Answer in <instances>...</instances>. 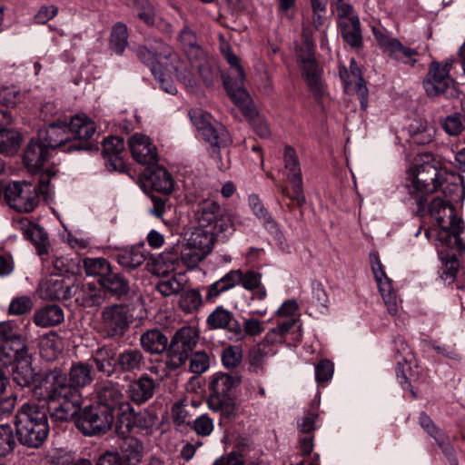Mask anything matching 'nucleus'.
I'll return each mask as SVG.
<instances>
[{
  "label": "nucleus",
  "mask_w": 465,
  "mask_h": 465,
  "mask_svg": "<svg viewBox=\"0 0 465 465\" xmlns=\"http://www.w3.org/2000/svg\"><path fill=\"white\" fill-rule=\"evenodd\" d=\"M94 381L93 366L74 362L68 372L59 368L43 373L33 389V395L49 403L51 417L56 421H68L82 405L81 390Z\"/></svg>",
  "instance_id": "1"
},
{
  "label": "nucleus",
  "mask_w": 465,
  "mask_h": 465,
  "mask_svg": "<svg viewBox=\"0 0 465 465\" xmlns=\"http://www.w3.org/2000/svg\"><path fill=\"white\" fill-rule=\"evenodd\" d=\"M96 131L89 118L75 115L69 124L56 122L38 132L37 137L50 150L60 148L64 153L92 149L91 137Z\"/></svg>",
  "instance_id": "2"
},
{
  "label": "nucleus",
  "mask_w": 465,
  "mask_h": 465,
  "mask_svg": "<svg viewBox=\"0 0 465 465\" xmlns=\"http://www.w3.org/2000/svg\"><path fill=\"white\" fill-rule=\"evenodd\" d=\"M47 410L36 403H24L15 416L17 440L31 449L40 448L49 434Z\"/></svg>",
  "instance_id": "3"
},
{
  "label": "nucleus",
  "mask_w": 465,
  "mask_h": 465,
  "mask_svg": "<svg viewBox=\"0 0 465 465\" xmlns=\"http://www.w3.org/2000/svg\"><path fill=\"white\" fill-rule=\"evenodd\" d=\"M189 116L202 138L210 144L209 154L216 167L221 171L227 170L229 161H223L221 154V148L226 147L232 143L227 129L219 123H212L211 114L202 109L191 110Z\"/></svg>",
  "instance_id": "4"
},
{
  "label": "nucleus",
  "mask_w": 465,
  "mask_h": 465,
  "mask_svg": "<svg viewBox=\"0 0 465 465\" xmlns=\"http://www.w3.org/2000/svg\"><path fill=\"white\" fill-rule=\"evenodd\" d=\"M426 160L418 164L413 173L411 185L408 192L417 205L416 214L424 217L426 213V195L440 189V181L446 171L439 169L431 155H425Z\"/></svg>",
  "instance_id": "5"
},
{
  "label": "nucleus",
  "mask_w": 465,
  "mask_h": 465,
  "mask_svg": "<svg viewBox=\"0 0 465 465\" xmlns=\"http://www.w3.org/2000/svg\"><path fill=\"white\" fill-rule=\"evenodd\" d=\"M242 382V377L238 374L216 372L211 377L209 389L211 393L207 399L209 409L220 412L221 416L232 419L236 415V403L231 397V391Z\"/></svg>",
  "instance_id": "6"
},
{
  "label": "nucleus",
  "mask_w": 465,
  "mask_h": 465,
  "mask_svg": "<svg viewBox=\"0 0 465 465\" xmlns=\"http://www.w3.org/2000/svg\"><path fill=\"white\" fill-rule=\"evenodd\" d=\"M134 53L140 62L150 67L153 75H157V69L161 67L158 62L160 58L170 62V72H173L177 77L181 74L182 62L179 54L159 37H147L143 45L134 48Z\"/></svg>",
  "instance_id": "7"
},
{
  "label": "nucleus",
  "mask_w": 465,
  "mask_h": 465,
  "mask_svg": "<svg viewBox=\"0 0 465 465\" xmlns=\"http://www.w3.org/2000/svg\"><path fill=\"white\" fill-rule=\"evenodd\" d=\"M99 404L107 407L117 417L116 430L124 436L130 433L135 420L141 422V417L134 416L131 404L124 399L121 391L111 382L104 384L97 391Z\"/></svg>",
  "instance_id": "8"
},
{
  "label": "nucleus",
  "mask_w": 465,
  "mask_h": 465,
  "mask_svg": "<svg viewBox=\"0 0 465 465\" xmlns=\"http://www.w3.org/2000/svg\"><path fill=\"white\" fill-rule=\"evenodd\" d=\"M74 420L75 427L85 436H96L105 434L111 430L114 414L110 412L107 407L103 405H89L84 409L79 408Z\"/></svg>",
  "instance_id": "9"
},
{
  "label": "nucleus",
  "mask_w": 465,
  "mask_h": 465,
  "mask_svg": "<svg viewBox=\"0 0 465 465\" xmlns=\"http://www.w3.org/2000/svg\"><path fill=\"white\" fill-rule=\"evenodd\" d=\"M199 331L192 326L177 330L171 339L167 350L166 367L174 371L182 367L189 359V354L198 343Z\"/></svg>",
  "instance_id": "10"
},
{
  "label": "nucleus",
  "mask_w": 465,
  "mask_h": 465,
  "mask_svg": "<svg viewBox=\"0 0 465 465\" xmlns=\"http://www.w3.org/2000/svg\"><path fill=\"white\" fill-rule=\"evenodd\" d=\"M132 319L133 315L125 304L105 306L101 312V333L107 339H121L128 331Z\"/></svg>",
  "instance_id": "11"
},
{
  "label": "nucleus",
  "mask_w": 465,
  "mask_h": 465,
  "mask_svg": "<svg viewBox=\"0 0 465 465\" xmlns=\"http://www.w3.org/2000/svg\"><path fill=\"white\" fill-rule=\"evenodd\" d=\"M284 175L291 183L292 191L289 187L282 184H276L280 193L291 197L298 205H303L306 203L303 192L302 175L296 152L291 146H285L284 154Z\"/></svg>",
  "instance_id": "12"
},
{
  "label": "nucleus",
  "mask_w": 465,
  "mask_h": 465,
  "mask_svg": "<svg viewBox=\"0 0 465 465\" xmlns=\"http://www.w3.org/2000/svg\"><path fill=\"white\" fill-rule=\"evenodd\" d=\"M3 195L10 207L20 213H30L39 203L36 188L26 181L12 182L4 185Z\"/></svg>",
  "instance_id": "13"
},
{
  "label": "nucleus",
  "mask_w": 465,
  "mask_h": 465,
  "mask_svg": "<svg viewBox=\"0 0 465 465\" xmlns=\"http://www.w3.org/2000/svg\"><path fill=\"white\" fill-rule=\"evenodd\" d=\"M422 85L429 98L440 96L457 98L460 94L451 75H447V73L440 71L438 61H432L429 64L428 72L422 80Z\"/></svg>",
  "instance_id": "14"
},
{
  "label": "nucleus",
  "mask_w": 465,
  "mask_h": 465,
  "mask_svg": "<svg viewBox=\"0 0 465 465\" xmlns=\"http://www.w3.org/2000/svg\"><path fill=\"white\" fill-rule=\"evenodd\" d=\"M198 227L208 228L226 233L232 232L231 221L223 214L220 204L212 199L200 201L193 211Z\"/></svg>",
  "instance_id": "15"
},
{
  "label": "nucleus",
  "mask_w": 465,
  "mask_h": 465,
  "mask_svg": "<svg viewBox=\"0 0 465 465\" xmlns=\"http://www.w3.org/2000/svg\"><path fill=\"white\" fill-rule=\"evenodd\" d=\"M372 32L379 46L390 58L410 66L416 64L419 54L416 49L403 45L398 39L389 37L375 26Z\"/></svg>",
  "instance_id": "16"
},
{
  "label": "nucleus",
  "mask_w": 465,
  "mask_h": 465,
  "mask_svg": "<svg viewBox=\"0 0 465 465\" xmlns=\"http://www.w3.org/2000/svg\"><path fill=\"white\" fill-rule=\"evenodd\" d=\"M128 146L138 163L150 166L158 162L157 148L148 136L135 134L129 138Z\"/></svg>",
  "instance_id": "17"
},
{
  "label": "nucleus",
  "mask_w": 465,
  "mask_h": 465,
  "mask_svg": "<svg viewBox=\"0 0 465 465\" xmlns=\"http://www.w3.org/2000/svg\"><path fill=\"white\" fill-rule=\"evenodd\" d=\"M124 150V138L111 136L103 142V155L105 159V166L111 172L125 173L127 166L121 156Z\"/></svg>",
  "instance_id": "18"
},
{
  "label": "nucleus",
  "mask_w": 465,
  "mask_h": 465,
  "mask_svg": "<svg viewBox=\"0 0 465 465\" xmlns=\"http://www.w3.org/2000/svg\"><path fill=\"white\" fill-rule=\"evenodd\" d=\"M145 185L164 195L170 194L174 189V181L171 173L163 167L153 164L143 172Z\"/></svg>",
  "instance_id": "19"
},
{
  "label": "nucleus",
  "mask_w": 465,
  "mask_h": 465,
  "mask_svg": "<svg viewBox=\"0 0 465 465\" xmlns=\"http://www.w3.org/2000/svg\"><path fill=\"white\" fill-rule=\"evenodd\" d=\"M463 231V221L460 218L451 216V221L447 225L440 227L438 239L450 250L461 254L465 251V242L460 237Z\"/></svg>",
  "instance_id": "20"
},
{
  "label": "nucleus",
  "mask_w": 465,
  "mask_h": 465,
  "mask_svg": "<svg viewBox=\"0 0 465 465\" xmlns=\"http://www.w3.org/2000/svg\"><path fill=\"white\" fill-rule=\"evenodd\" d=\"M49 149L37 139H31L27 143L23 156L25 168L31 173L40 171L45 163L49 159Z\"/></svg>",
  "instance_id": "21"
},
{
  "label": "nucleus",
  "mask_w": 465,
  "mask_h": 465,
  "mask_svg": "<svg viewBox=\"0 0 465 465\" xmlns=\"http://www.w3.org/2000/svg\"><path fill=\"white\" fill-rule=\"evenodd\" d=\"M116 364L118 371L136 374L146 368V359L140 349L127 348L118 353Z\"/></svg>",
  "instance_id": "22"
},
{
  "label": "nucleus",
  "mask_w": 465,
  "mask_h": 465,
  "mask_svg": "<svg viewBox=\"0 0 465 465\" xmlns=\"http://www.w3.org/2000/svg\"><path fill=\"white\" fill-rule=\"evenodd\" d=\"M155 387V381L148 374H143L128 385V397L139 405L143 404L153 398Z\"/></svg>",
  "instance_id": "23"
},
{
  "label": "nucleus",
  "mask_w": 465,
  "mask_h": 465,
  "mask_svg": "<svg viewBox=\"0 0 465 465\" xmlns=\"http://www.w3.org/2000/svg\"><path fill=\"white\" fill-rule=\"evenodd\" d=\"M210 329H225L236 336L242 335V325L234 318L233 313L223 306H218L206 320Z\"/></svg>",
  "instance_id": "24"
},
{
  "label": "nucleus",
  "mask_w": 465,
  "mask_h": 465,
  "mask_svg": "<svg viewBox=\"0 0 465 465\" xmlns=\"http://www.w3.org/2000/svg\"><path fill=\"white\" fill-rule=\"evenodd\" d=\"M180 263L179 249L173 248L155 257H152L147 266L152 273L164 276L170 272L176 270Z\"/></svg>",
  "instance_id": "25"
},
{
  "label": "nucleus",
  "mask_w": 465,
  "mask_h": 465,
  "mask_svg": "<svg viewBox=\"0 0 465 465\" xmlns=\"http://www.w3.org/2000/svg\"><path fill=\"white\" fill-rule=\"evenodd\" d=\"M99 285L105 293L118 300L127 297L131 291L129 280L113 269L99 281Z\"/></svg>",
  "instance_id": "26"
},
{
  "label": "nucleus",
  "mask_w": 465,
  "mask_h": 465,
  "mask_svg": "<svg viewBox=\"0 0 465 465\" xmlns=\"http://www.w3.org/2000/svg\"><path fill=\"white\" fill-rule=\"evenodd\" d=\"M117 353L111 346H102L92 352L90 361L94 362L96 370L106 377H111L117 371Z\"/></svg>",
  "instance_id": "27"
},
{
  "label": "nucleus",
  "mask_w": 465,
  "mask_h": 465,
  "mask_svg": "<svg viewBox=\"0 0 465 465\" xmlns=\"http://www.w3.org/2000/svg\"><path fill=\"white\" fill-rule=\"evenodd\" d=\"M241 280V269L229 271L221 279L206 287L205 301L207 302H213L222 293L239 285Z\"/></svg>",
  "instance_id": "28"
},
{
  "label": "nucleus",
  "mask_w": 465,
  "mask_h": 465,
  "mask_svg": "<svg viewBox=\"0 0 465 465\" xmlns=\"http://www.w3.org/2000/svg\"><path fill=\"white\" fill-rule=\"evenodd\" d=\"M118 264L131 272L141 266L146 260L144 244L133 245L117 251L114 255Z\"/></svg>",
  "instance_id": "29"
},
{
  "label": "nucleus",
  "mask_w": 465,
  "mask_h": 465,
  "mask_svg": "<svg viewBox=\"0 0 465 465\" xmlns=\"http://www.w3.org/2000/svg\"><path fill=\"white\" fill-rule=\"evenodd\" d=\"M302 74L314 97L320 98L324 93L322 80V70L319 68L316 59L300 64Z\"/></svg>",
  "instance_id": "30"
},
{
  "label": "nucleus",
  "mask_w": 465,
  "mask_h": 465,
  "mask_svg": "<svg viewBox=\"0 0 465 465\" xmlns=\"http://www.w3.org/2000/svg\"><path fill=\"white\" fill-rule=\"evenodd\" d=\"M342 40L351 49L360 50L363 47V39L359 17L344 18L339 21Z\"/></svg>",
  "instance_id": "31"
},
{
  "label": "nucleus",
  "mask_w": 465,
  "mask_h": 465,
  "mask_svg": "<svg viewBox=\"0 0 465 465\" xmlns=\"http://www.w3.org/2000/svg\"><path fill=\"white\" fill-rule=\"evenodd\" d=\"M143 350L152 355L161 354L168 350V338L159 329L144 331L139 339Z\"/></svg>",
  "instance_id": "32"
},
{
  "label": "nucleus",
  "mask_w": 465,
  "mask_h": 465,
  "mask_svg": "<svg viewBox=\"0 0 465 465\" xmlns=\"http://www.w3.org/2000/svg\"><path fill=\"white\" fill-rule=\"evenodd\" d=\"M221 234L226 236L228 233L197 226L192 232L187 242L190 245H193V248L209 254L213 247L214 242Z\"/></svg>",
  "instance_id": "33"
},
{
  "label": "nucleus",
  "mask_w": 465,
  "mask_h": 465,
  "mask_svg": "<svg viewBox=\"0 0 465 465\" xmlns=\"http://www.w3.org/2000/svg\"><path fill=\"white\" fill-rule=\"evenodd\" d=\"M9 372L13 377V381L21 387L30 386L34 381L35 372L32 367V361L29 351L20 358L15 363L10 366Z\"/></svg>",
  "instance_id": "34"
},
{
  "label": "nucleus",
  "mask_w": 465,
  "mask_h": 465,
  "mask_svg": "<svg viewBox=\"0 0 465 465\" xmlns=\"http://www.w3.org/2000/svg\"><path fill=\"white\" fill-rule=\"evenodd\" d=\"M177 39L189 61H198L203 58L204 52L198 44L195 33L189 26H183Z\"/></svg>",
  "instance_id": "35"
},
{
  "label": "nucleus",
  "mask_w": 465,
  "mask_h": 465,
  "mask_svg": "<svg viewBox=\"0 0 465 465\" xmlns=\"http://www.w3.org/2000/svg\"><path fill=\"white\" fill-rule=\"evenodd\" d=\"M73 296H75V302L84 308L100 306L104 301L101 290L94 283H85L81 287L75 285Z\"/></svg>",
  "instance_id": "36"
},
{
  "label": "nucleus",
  "mask_w": 465,
  "mask_h": 465,
  "mask_svg": "<svg viewBox=\"0 0 465 465\" xmlns=\"http://www.w3.org/2000/svg\"><path fill=\"white\" fill-rule=\"evenodd\" d=\"M440 189H441L445 199L451 203L465 194V188L462 185V177L455 173L445 172V173H443Z\"/></svg>",
  "instance_id": "37"
},
{
  "label": "nucleus",
  "mask_w": 465,
  "mask_h": 465,
  "mask_svg": "<svg viewBox=\"0 0 465 465\" xmlns=\"http://www.w3.org/2000/svg\"><path fill=\"white\" fill-rule=\"evenodd\" d=\"M64 321V311L56 304L46 305L34 314V322L43 328L60 324Z\"/></svg>",
  "instance_id": "38"
},
{
  "label": "nucleus",
  "mask_w": 465,
  "mask_h": 465,
  "mask_svg": "<svg viewBox=\"0 0 465 465\" xmlns=\"http://www.w3.org/2000/svg\"><path fill=\"white\" fill-rule=\"evenodd\" d=\"M29 351L26 343L14 341L0 344V367L9 368Z\"/></svg>",
  "instance_id": "39"
},
{
  "label": "nucleus",
  "mask_w": 465,
  "mask_h": 465,
  "mask_svg": "<svg viewBox=\"0 0 465 465\" xmlns=\"http://www.w3.org/2000/svg\"><path fill=\"white\" fill-rule=\"evenodd\" d=\"M143 446L135 438H127L120 448L118 455L124 465H138L143 459Z\"/></svg>",
  "instance_id": "40"
},
{
  "label": "nucleus",
  "mask_w": 465,
  "mask_h": 465,
  "mask_svg": "<svg viewBox=\"0 0 465 465\" xmlns=\"http://www.w3.org/2000/svg\"><path fill=\"white\" fill-rule=\"evenodd\" d=\"M449 213L450 221H451V216L456 217L453 214V207L452 203L447 201L446 199H441L440 197H435L430 204L426 203V213H429L430 216L434 217L437 224L440 227L445 226V217Z\"/></svg>",
  "instance_id": "41"
},
{
  "label": "nucleus",
  "mask_w": 465,
  "mask_h": 465,
  "mask_svg": "<svg viewBox=\"0 0 465 465\" xmlns=\"http://www.w3.org/2000/svg\"><path fill=\"white\" fill-rule=\"evenodd\" d=\"M128 28L122 22H117L112 27L108 41L109 49L117 55H122L128 45Z\"/></svg>",
  "instance_id": "42"
},
{
  "label": "nucleus",
  "mask_w": 465,
  "mask_h": 465,
  "mask_svg": "<svg viewBox=\"0 0 465 465\" xmlns=\"http://www.w3.org/2000/svg\"><path fill=\"white\" fill-rule=\"evenodd\" d=\"M75 284L64 279L49 280L46 282L45 296L51 300H68L73 297Z\"/></svg>",
  "instance_id": "43"
},
{
  "label": "nucleus",
  "mask_w": 465,
  "mask_h": 465,
  "mask_svg": "<svg viewBox=\"0 0 465 465\" xmlns=\"http://www.w3.org/2000/svg\"><path fill=\"white\" fill-rule=\"evenodd\" d=\"M240 284L247 291L252 292V299L263 300L266 297V290L262 283V274L258 272L241 270Z\"/></svg>",
  "instance_id": "44"
},
{
  "label": "nucleus",
  "mask_w": 465,
  "mask_h": 465,
  "mask_svg": "<svg viewBox=\"0 0 465 465\" xmlns=\"http://www.w3.org/2000/svg\"><path fill=\"white\" fill-rule=\"evenodd\" d=\"M203 300L198 289H189L181 292L178 307L186 314L196 312L203 305Z\"/></svg>",
  "instance_id": "45"
},
{
  "label": "nucleus",
  "mask_w": 465,
  "mask_h": 465,
  "mask_svg": "<svg viewBox=\"0 0 465 465\" xmlns=\"http://www.w3.org/2000/svg\"><path fill=\"white\" fill-rule=\"evenodd\" d=\"M243 83L244 80L240 79V77H227L223 80L227 94L237 106L250 99L249 94L243 87Z\"/></svg>",
  "instance_id": "46"
},
{
  "label": "nucleus",
  "mask_w": 465,
  "mask_h": 465,
  "mask_svg": "<svg viewBox=\"0 0 465 465\" xmlns=\"http://www.w3.org/2000/svg\"><path fill=\"white\" fill-rule=\"evenodd\" d=\"M84 272L88 276L98 278V282L111 272L112 265L105 258H84L83 261Z\"/></svg>",
  "instance_id": "47"
},
{
  "label": "nucleus",
  "mask_w": 465,
  "mask_h": 465,
  "mask_svg": "<svg viewBox=\"0 0 465 465\" xmlns=\"http://www.w3.org/2000/svg\"><path fill=\"white\" fill-rule=\"evenodd\" d=\"M296 323L297 320L295 319H288L280 322L275 328H272L266 333L262 342L266 345L283 343L285 335L290 332Z\"/></svg>",
  "instance_id": "48"
},
{
  "label": "nucleus",
  "mask_w": 465,
  "mask_h": 465,
  "mask_svg": "<svg viewBox=\"0 0 465 465\" xmlns=\"http://www.w3.org/2000/svg\"><path fill=\"white\" fill-rule=\"evenodd\" d=\"M379 285L380 292L382 299L387 306L388 312L391 315H395L398 312V298L397 294L392 288L391 280L387 276L376 280Z\"/></svg>",
  "instance_id": "49"
},
{
  "label": "nucleus",
  "mask_w": 465,
  "mask_h": 465,
  "mask_svg": "<svg viewBox=\"0 0 465 465\" xmlns=\"http://www.w3.org/2000/svg\"><path fill=\"white\" fill-rule=\"evenodd\" d=\"M350 75L355 83L357 95L359 96L361 107L366 109L368 105V89L361 76V71L354 59L351 60Z\"/></svg>",
  "instance_id": "50"
},
{
  "label": "nucleus",
  "mask_w": 465,
  "mask_h": 465,
  "mask_svg": "<svg viewBox=\"0 0 465 465\" xmlns=\"http://www.w3.org/2000/svg\"><path fill=\"white\" fill-rule=\"evenodd\" d=\"M21 135L13 129H0V153H14L20 146Z\"/></svg>",
  "instance_id": "51"
},
{
  "label": "nucleus",
  "mask_w": 465,
  "mask_h": 465,
  "mask_svg": "<svg viewBox=\"0 0 465 465\" xmlns=\"http://www.w3.org/2000/svg\"><path fill=\"white\" fill-rule=\"evenodd\" d=\"M179 254L181 263H183L188 269L196 268L198 264L203 262L208 255L204 253V252L193 248V245H190L188 242L183 247V249L179 251Z\"/></svg>",
  "instance_id": "52"
},
{
  "label": "nucleus",
  "mask_w": 465,
  "mask_h": 465,
  "mask_svg": "<svg viewBox=\"0 0 465 465\" xmlns=\"http://www.w3.org/2000/svg\"><path fill=\"white\" fill-rule=\"evenodd\" d=\"M0 341L2 343L27 342L26 337L19 331L18 326L13 321L0 322Z\"/></svg>",
  "instance_id": "53"
},
{
  "label": "nucleus",
  "mask_w": 465,
  "mask_h": 465,
  "mask_svg": "<svg viewBox=\"0 0 465 465\" xmlns=\"http://www.w3.org/2000/svg\"><path fill=\"white\" fill-rule=\"evenodd\" d=\"M16 439L10 424L0 425V458L14 451L16 447Z\"/></svg>",
  "instance_id": "54"
},
{
  "label": "nucleus",
  "mask_w": 465,
  "mask_h": 465,
  "mask_svg": "<svg viewBox=\"0 0 465 465\" xmlns=\"http://www.w3.org/2000/svg\"><path fill=\"white\" fill-rule=\"evenodd\" d=\"M296 54L300 64L315 59L314 44L308 29L302 32V44L296 47Z\"/></svg>",
  "instance_id": "55"
},
{
  "label": "nucleus",
  "mask_w": 465,
  "mask_h": 465,
  "mask_svg": "<svg viewBox=\"0 0 465 465\" xmlns=\"http://www.w3.org/2000/svg\"><path fill=\"white\" fill-rule=\"evenodd\" d=\"M25 239L29 240L35 245L39 255L47 253L49 238L44 228L35 224Z\"/></svg>",
  "instance_id": "56"
},
{
  "label": "nucleus",
  "mask_w": 465,
  "mask_h": 465,
  "mask_svg": "<svg viewBox=\"0 0 465 465\" xmlns=\"http://www.w3.org/2000/svg\"><path fill=\"white\" fill-rule=\"evenodd\" d=\"M221 358L225 368L234 369L242 362V351L239 346L230 345L223 350Z\"/></svg>",
  "instance_id": "57"
},
{
  "label": "nucleus",
  "mask_w": 465,
  "mask_h": 465,
  "mask_svg": "<svg viewBox=\"0 0 465 465\" xmlns=\"http://www.w3.org/2000/svg\"><path fill=\"white\" fill-rule=\"evenodd\" d=\"M189 426L198 436L207 437L213 430V420L208 414H202L193 421H188Z\"/></svg>",
  "instance_id": "58"
},
{
  "label": "nucleus",
  "mask_w": 465,
  "mask_h": 465,
  "mask_svg": "<svg viewBox=\"0 0 465 465\" xmlns=\"http://www.w3.org/2000/svg\"><path fill=\"white\" fill-rule=\"evenodd\" d=\"M210 358L203 351H195L190 357L189 370L193 373L202 374L209 369Z\"/></svg>",
  "instance_id": "59"
},
{
  "label": "nucleus",
  "mask_w": 465,
  "mask_h": 465,
  "mask_svg": "<svg viewBox=\"0 0 465 465\" xmlns=\"http://www.w3.org/2000/svg\"><path fill=\"white\" fill-rule=\"evenodd\" d=\"M190 63L192 66L198 71L199 75L206 85H212L213 84L216 73L207 62L205 55L203 59H199L198 61H190Z\"/></svg>",
  "instance_id": "60"
},
{
  "label": "nucleus",
  "mask_w": 465,
  "mask_h": 465,
  "mask_svg": "<svg viewBox=\"0 0 465 465\" xmlns=\"http://www.w3.org/2000/svg\"><path fill=\"white\" fill-rule=\"evenodd\" d=\"M23 94L15 86L0 88V104L6 107L15 106L22 99Z\"/></svg>",
  "instance_id": "61"
},
{
  "label": "nucleus",
  "mask_w": 465,
  "mask_h": 465,
  "mask_svg": "<svg viewBox=\"0 0 465 465\" xmlns=\"http://www.w3.org/2000/svg\"><path fill=\"white\" fill-rule=\"evenodd\" d=\"M251 205L255 215L263 222L269 230L277 228V223L258 198L251 199Z\"/></svg>",
  "instance_id": "62"
},
{
  "label": "nucleus",
  "mask_w": 465,
  "mask_h": 465,
  "mask_svg": "<svg viewBox=\"0 0 465 465\" xmlns=\"http://www.w3.org/2000/svg\"><path fill=\"white\" fill-rule=\"evenodd\" d=\"M33 309V302L27 296H21L11 301L8 313L11 315H23Z\"/></svg>",
  "instance_id": "63"
},
{
  "label": "nucleus",
  "mask_w": 465,
  "mask_h": 465,
  "mask_svg": "<svg viewBox=\"0 0 465 465\" xmlns=\"http://www.w3.org/2000/svg\"><path fill=\"white\" fill-rule=\"evenodd\" d=\"M156 290L164 297L178 294L183 290V284L175 278L171 277L167 280L160 281L156 285Z\"/></svg>",
  "instance_id": "64"
}]
</instances>
